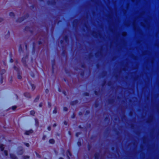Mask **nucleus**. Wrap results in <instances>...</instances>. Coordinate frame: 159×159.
Here are the masks:
<instances>
[{
	"label": "nucleus",
	"mask_w": 159,
	"mask_h": 159,
	"mask_svg": "<svg viewBox=\"0 0 159 159\" xmlns=\"http://www.w3.org/2000/svg\"><path fill=\"white\" fill-rule=\"evenodd\" d=\"M25 145L27 147H29V144L28 143H25Z\"/></svg>",
	"instance_id": "obj_21"
},
{
	"label": "nucleus",
	"mask_w": 159,
	"mask_h": 159,
	"mask_svg": "<svg viewBox=\"0 0 159 159\" xmlns=\"http://www.w3.org/2000/svg\"><path fill=\"white\" fill-rule=\"evenodd\" d=\"M65 125H66V122H65Z\"/></svg>",
	"instance_id": "obj_31"
},
{
	"label": "nucleus",
	"mask_w": 159,
	"mask_h": 159,
	"mask_svg": "<svg viewBox=\"0 0 159 159\" xmlns=\"http://www.w3.org/2000/svg\"><path fill=\"white\" fill-rule=\"evenodd\" d=\"M42 105H43V104L42 103H40V104H39V107H42Z\"/></svg>",
	"instance_id": "obj_22"
},
{
	"label": "nucleus",
	"mask_w": 159,
	"mask_h": 159,
	"mask_svg": "<svg viewBox=\"0 0 159 159\" xmlns=\"http://www.w3.org/2000/svg\"><path fill=\"white\" fill-rule=\"evenodd\" d=\"M65 125H66V122H65Z\"/></svg>",
	"instance_id": "obj_30"
},
{
	"label": "nucleus",
	"mask_w": 159,
	"mask_h": 159,
	"mask_svg": "<svg viewBox=\"0 0 159 159\" xmlns=\"http://www.w3.org/2000/svg\"><path fill=\"white\" fill-rule=\"evenodd\" d=\"M59 159H63V158H62V157H60Z\"/></svg>",
	"instance_id": "obj_26"
},
{
	"label": "nucleus",
	"mask_w": 159,
	"mask_h": 159,
	"mask_svg": "<svg viewBox=\"0 0 159 159\" xmlns=\"http://www.w3.org/2000/svg\"><path fill=\"white\" fill-rule=\"evenodd\" d=\"M57 112V110L56 107H55L54 110L53 111V113L54 114H56Z\"/></svg>",
	"instance_id": "obj_9"
},
{
	"label": "nucleus",
	"mask_w": 159,
	"mask_h": 159,
	"mask_svg": "<svg viewBox=\"0 0 159 159\" xmlns=\"http://www.w3.org/2000/svg\"><path fill=\"white\" fill-rule=\"evenodd\" d=\"M17 107L16 106H14L12 107H11V108L13 110H14L16 109V108Z\"/></svg>",
	"instance_id": "obj_11"
},
{
	"label": "nucleus",
	"mask_w": 159,
	"mask_h": 159,
	"mask_svg": "<svg viewBox=\"0 0 159 159\" xmlns=\"http://www.w3.org/2000/svg\"><path fill=\"white\" fill-rule=\"evenodd\" d=\"M3 20V19L0 17V23L2 22Z\"/></svg>",
	"instance_id": "obj_17"
},
{
	"label": "nucleus",
	"mask_w": 159,
	"mask_h": 159,
	"mask_svg": "<svg viewBox=\"0 0 159 159\" xmlns=\"http://www.w3.org/2000/svg\"><path fill=\"white\" fill-rule=\"evenodd\" d=\"M9 15L12 18H14L15 17V14L14 12H10L9 13Z\"/></svg>",
	"instance_id": "obj_2"
},
{
	"label": "nucleus",
	"mask_w": 159,
	"mask_h": 159,
	"mask_svg": "<svg viewBox=\"0 0 159 159\" xmlns=\"http://www.w3.org/2000/svg\"><path fill=\"white\" fill-rule=\"evenodd\" d=\"M37 156L38 157H40V156H39V155L37 154Z\"/></svg>",
	"instance_id": "obj_27"
},
{
	"label": "nucleus",
	"mask_w": 159,
	"mask_h": 159,
	"mask_svg": "<svg viewBox=\"0 0 159 159\" xmlns=\"http://www.w3.org/2000/svg\"><path fill=\"white\" fill-rule=\"evenodd\" d=\"M49 143L52 144H53L54 143V140L52 139H51L49 140Z\"/></svg>",
	"instance_id": "obj_7"
},
{
	"label": "nucleus",
	"mask_w": 159,
	"mask_h": 159,
	"mask_svg": "<svg viewBox=\"0 0 159 159\" xmlns=\"http://www.w3.org/2000/svg\"><path fill=\"white\" fill-rule=\"evenodd\" d=\"M10 36V32L9 31H7V32L5 35V38L6 39H8L9 38Z\"/></svg>",
	"instance_id": "obj_3"
},
{
	"label": "nucleus",
	"mask_w": 159,
	"mask_h": 159,
	"mask_svg": "<svg viewBox=\"0 0 159 159\" xmlns=\"http://www.w3.org/2000/svg\"><path fill=\"white\" fill-rule=\"evenodd\" d=\"M29 158V156H24L23 157V158L24 159H28Z\"/></svg>",
	"instance_id": "obj_13"
},
{
	"label": "nucleus",
	"mask_w": 159,
	"mask_h": 159,
	"mask_svg": "<svg viewBox=\"0 0 159 159\" xmlns=\"http://www.w3.org/2000/svg\"><path fill=\"white\" fill-rule=\"evenodd\" d=\"M34 113L35 112L33 111H30V114L32 115H33Z\"/></svg>",
	"instance_id": "obj_15"
},
{
	"label": "nucleus",
	"mask_w": 159,
	"mask_h": 159,
	"mask_svg": "<svg viewBox=\"0 0 159 159\" xmlns=\"http://www.w3.org/2000/svg\"><path fill=\"white\" fill-rule=\"evenodd\" d=\"M67 156L68 157V158H69V159H70V158L69 156H71V153L69 151H68L67 152Z\"/></svg>",
	"instance_id": "obj_6"
},
{
	"label": "nucleus",
	"mask_w": 159,
	"mask_h": 159,
	"mask_svg": "<svg viewBox=\"0 0 159 159\" xmlns=\"http://www.w3.org/2000/svg\"><path fill=\"white\" fill-rule=\"evenodd\" d=\"M56 126H57V125H56V124H54L53 125V127H56Z\"/></svg>",
	"instance_id": "obj_24"
},
{
	"label": "nucleus",
	"mask_w": 159,
	"mask_h": 159,
	"mask_svg": "<svg viewBox=\"0 0 159 159\" xmlns=\"http://www.w3.org/2000/svg\"><path fill=\"white\" fill-rule=\"evenodd\" d=\"M65 125H66V122H65Z\"/></svg>",
	"instance_id": "obj_29"
},
{
	"label": "nucleus",
	"mask_w": 159,
	"mask_h": 159,
	"mask_svg": "<svg viewBox=\"0 0 159 159\" xmlns=\"http://www.w3.org/2000/svg\"><path fill=\"white\" fill-rule=\"evenodd\" d=\"M17 77L18 79H21L22 78V77L20 75V74H18L17 75Z\"/></svg>",
	"instance_id": "obj_14"
},
{
	"label": "nucleus",
	"mask_w": 159,
	"mask_h": 159,
	"mask_svg": "<svg viewBox=\"0 0 159 159\" xmlns=\"http://www.w3.org/2000/svg\"><path fill=\"white\" fill-rule=\"evenodd\" d=\"M76 136H78V133H77V134H76Z\"/></svg>",
	"instance_id": "obj_28"
},
{
	"label": "nucleus",
	"mask_w": 159,
	"mask_h": 159,
	"mask_svg": "<svg viewBox=\"0 0 159 159\" xmlns=\"http://www.w3.org/2000/svg\"><path fill=\"white\" fill-rule=\"evenodd\" d=\"M3 146V145L2 144H0V148L1 149L2 151L3 150L4 148Z\"/></svg>",
	"instance_id": "obj_10"
},
{
	"label": "nucleus",
	"mask_w": 159,
	"mask_h": 159,
	"mask_svg": "<svg viewBox=\"0 0 159 159\" xmlns=\"http://www.w3.org/2000/svg\"><path fill=\"white\" fill-rule=\"evenodd\" d=\"M24 95L25 97L30 98L31 97V96L29 93H25Z\"/></svg>",
	"instance_id": "obj_4"
},
{
	"label": "nucleus",
	"mask_w": 159,
	"mask_h": 159,
	"mask_svg": "<svg viewBox=\"0 0 159 159\" xmlns=\"http://www.w3.org/2000/svg\"><path fill=\"white\" fill-rule=\"evenodd\" d=\"M4 153L5 155L7 156V151H5Z\"/></svg>",
	"instance_id": "obj_18"
},
{
	"label": "nucleus",
	"mask_w": 159,
	"mask_h": 159,
	"mask_svg": "<svg viewBox=\"0 0 159 159\" xmlns=\"http://www.w3.org/2000/svg\"><path fill=\"white\" fill-rule=\"evenodd\" d=\"M46 138V136L45 135H44L43 137V140H45Z\"/></svg>",
	"instance_id": "obj_20"
},
{
	"label": "nucleus",
	"mask_w": 159,
	"mask_h": 159,
	"mask_svg": "<svg viewBox=\"0 0 159 159\" xmlns=\"http://www.w3.org/2000/svg\"><path fill=\"white\" fill-rule=\"evenodd\" d=\"M23 20V19L22 18H21L19 19L17 21H18V22H20L22 21Z\"/></svg>",
	"instance_id": "obj_12"
},
{
	"label": "nucleus",
	"mask_w": 159,
	"mask_h": 159,
	"mask_svg": "<svg viewBox=\"0 0 159 159\" xmlns=\"http://www.w3.org/2000/svg\"><path fill=\"white\" fill-rule=\"evenodd\" d=\"M33 132V130L32 129H30V130H28V131H26L25 132V134L26 135H29V134L32 133Z\"/></svg>",
	"instance_id": "obj_1"
},
{
	"label": "nucleus",
	"mask_w": 159,
	"mask_h": 159,
	"mask_svg": "<svg viewBox=\"0 0 159 159\" xmlns=\"http://www.w3.org/2000/svg\"><path fill=\"white\" fill-rule=\"evenodd\" d=\"M48 130L50 131L51 129V127L50 126H49L48 128Z\"/></svg>",
	"instance_id": "obj_19"
},
{
	"label": "nucleus",
	"mask_w": 159,
	"mask_h": 159,
	"mask_svg": "<svg viewBox=\"0 0 159 159\" xmlns=\"http://www.w3.org/2000/svg\"><path fill=\"white\" fill-rule=\"evenodd\" d=\"M30 86L31 87V89L32 90H34L35 89V86L33 84H31Z\"/></svg>",
	"instance_id": "obj_8"
},
{
	"label": "nucleus",
	"mask_w": 159,
	"mask_h": 159,
	"mask_svg": "<svg viewBox=\"0 0 159 159\" xmlns=\"http://www.w3.org/2000/svg\"><path fill=\"white\" fill-rule=\"evenodd\" d=\"M10 156L12 159H17L16 157L13 154H11Z\"/></svg>",
	"instance_id": "obj_5"
},
{
	"label": "nucleus",
	"mask_w": 159,
	"mask_h": 159,
	"mask_svg": "<svg viewBox=\"0 0 159 159\" xmlns=\"http://www.w3.org/2000/svg\"><path fill=\"white\" fill-rule=\"evenodd\" d=\"M48 91H49V90L48 89H46V90H45V92L46 93H48Z\"/></svg>",
	"instance_id": "obj_23"
},
{
	"label": "nucleus",
	"mask_w": 159,
	"mask_h": 159,
	"mask_svg": "<svg viewBox=\"0 0 159 159\" xmlns=\"http://www.w3.org/2000/svg\"><path fill=\"white\" fill-rule=\"evenodd\" d=\"M78 145H79V146H80V142H78Z\"/></svg>",
	"instance_id": "obj_25"
},
{
	"label": "nucleus",
	"mask_w": 159,
	"mask_h": 159,
	"mask_svg": "<svg viewBox=\"0 0 159 159\" xmlns=\"http://www.w3.org/2000/svg\"><path fill=\"white\" fill-rule=\"evenodd\" d=\"M64 110L65 111H67V108L66 107H65L63 108Z\"/></svg>",
	"instance_id": "obj_16"
}]
</instances>
